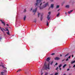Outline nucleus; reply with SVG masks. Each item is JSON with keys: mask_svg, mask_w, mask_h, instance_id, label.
<instances>
[{"mask_svg": "<svg viewBox=\"0 0 75 75\" xmlns=\"http://www.w3.org/2000/svg\"><path fill=\"white\" fill-rule=\"evenodd\" d=\"M58 75V73H56L55 74V75Z\"/></svg>", "mask_w": 75, "mask_h": 75, "instance_id": "nucleus-32", "label": "nucleus"}, {"mask_svg": "<svg viewBox=\"0 0 75 75\" xmlns=\"http://www.w3.org/2000/svg\"><path fill=\"white\" fill-rule=\"evenodd\" d=\"M48 5V2H47L45 4H44L42 6H39V8L40 10H43L44 8H45L46 7H47V6Z\"/></svg>", "mask_w": 75, "mask_h": 75, "instance_id": "nucleus-2", "label": "nucleus"}, {"mask_svg": "<svg viewBox=\"0 0 75 75\" xmlns=\"http://www.w3.org/2000/svg\"><path fill=\"white\" fill-rule=\"evenodd\" d=\"M0 21H1V22H2V21H2V20H0Z\"/></svg>", "mask_w": 75, "mask_h": 75, "instance_id": "nucleus-46", "label": "nucleus"}, {"mask_svg": "<svg viewBox=\"0 0 75 75\" xmlns=\"http://www.w3.org/2000/svg\"><path fill=\"white\" fill-rule=\"evenodd\" d=\"M75 60H74V61H72V62H71V64H74V63H75Z\"/></svg>", "mask_w": 75, "mask_h": 75, "instance_id": "nucleus-16", "label": "nucleus"}, {"mask_svg": "<svg viewBox=\"0 0 75 75\" xmlns=\"http://www.w3.org/2000/svg\"><path fill=\"white\" fill-rule=\"evenodd\" d=\"M59 68L60 70H61V68L60 67V68Z\"/></svg>", "mask_w": 75, "mask_h": 75, "instance_id": "nucleus-42", "label": "nucleus"}, {"mask_svg": "<svg viewBox=\"0 0 75 75\" xmlns=\"http://www.w3.org/2000/svg\"><path fill=\"white\" fill-rule=\"evenodd\" d=\"M6 69H7V68H6Z\"/></svg>", "mask_w": 75, "mask_h": 75, "instance_id": "nucleus-56", "label": "nucleus"}, {"mask_svg": "<svg viewBox=\"0 0 75 75\" xmlns=\"http://www.w3.org/2000/svg\"><path fill=\"white\" fill-rule=\"evenodd\" d=\"M54 4H51L50 5V8H52V9L54 8Z\"/></svg>", "mask_w": 75, "mask_h": 75, "instance_id": "nucleus-8", "label": "nucleus"}, {"mask_svg": "<svg viewBox=\"0 0 75 75\" xmlns=\"http://www.w3.org/2000/svg\"><path fill=\"white\" fill-rule=\"evenodd\" d=\"M36 3H35L34 4V6L36 7V6H38L39 5V7L41 6L42 4V3L41 2V0H36Z\"/></svg>", "mask_w": 75, "mask_h": 75, "instance_id": "nucleus-1", "label": "nucleus"}, {"mask_svg": "<svg viewBox=\"0 0 75 75\" xmlns=\"http://www.w3.org/2000/svg\"><path fill=\"white\" fill-rule=\"evenodd\" d=\"M63 75H67L65 74H64Z\"/></svg>", "mask_w": 75, "mask_h": 75, "instance_id": "nucleus-54", "label": "nucleus"}, {"mask_svg": "<svg viewBox=\"0 0 75 75\" xmlns=\"http://www.w3.org/2000/svg\"><path fill=\"white\" fill-rule=\"evenodd\" d=\"M6 30H7V31H8V32H7V34H8V35H10V33L9 32V31L8 30V29H7Z\"/></svg>", "mask_w": 75, "mask_h": 75, "instance_id": "nucleus-10", "label": "nucleus"}, {"mask_svg": "<svg viewBox=\"0 0 75 75\" xmlns=\"http://www.w3.org/2000/svg\"><path fill=\"white\" fill-rule=\"evenodd\" d=\"M34 21L35 23H36V22L37 21V19H35L34 20V21Z\"/></svg>", "mask_w": 75, "mask_h": 75, "instance_id": "nucleus-18", "label": "nucleus"}, {"mask_svg": "<svg viewBox=\"0 0 75 75\" xmlns=\"http://www.w3.org/2000/svg\"><path fill=\"white\" fill-rule=\"evenodd\" d=\"M55 60H57V61L60 59V58L58 57H56L55 58Z\"/></svg>", "mask_w": 75, "mask_h": 75, "instance_id": "nucleus-7", "label": "nucleus"}, {"mask_svg": "<svg viewBox=\"0 0 75 75\" xmlns=\"http://www.w3.org/2000/svg\"><path fill=\"white\" fill-rule=\"evenodd\" d=\"M58 69V67H57V68H56V70H57V69Z\"/></svg>", "mask_w": 75, "mask_h": 75, "instance_id": "nucleus-40", "label": "nucleus"}, {"mask_svg": "<svg viewBox=\"0 0 75 75\" xmlns=\"http://www.w3.org/2000/svg\"><path fill=\"white\" fill-rule=\"evenodd\" d=\"M67 66V64H65L63 66V68H64L66 66Z\"/></svg>", "mask_w": 75, "mask_h": 75, "instance_id": "nucleus-17", "label": "nucleus"}, {"mask_svg": "<svg viewBox=\"0 0 75 75\" xmlns=\"http://www.w3.org/2000/svg\"><path fill=\"white\" fill-rule=\"evenodd\" d=\"M2 67H3V68H5L4 67V66L3 65H2Z\"/></svg>", "mask_w": 75, "mask_h": 75, "instance_id": "nucleus-35", "label": "nucleus"}, {"mask_svg": "<svg viewBox=\"0 0 75 75\" xmlns=\"http://www.w3.org/2000/svg\"><path fill=\"white\" fill-rule=\"evenodd\" d=\"M62 6H63V3L61 4Z\"/></svg>", "mask_w": 75, "mask_h": 75, "instance_id": "nucleus-45", "label": "nucleus"}, {"mask_svg": "<svg viewBox=\"0 0 75 75\" xmlns=\"http://www.w3.org/2000/svg\"><path fill=\"white\" fill-rule=\"evenodd\" d=\"M26 18V16H24L23 18V20L24 21L25 20V19Z\"/></svg>", "mask_w": 75, "mask_h": 75, "instance_id": "nucleus-14", "label": "nucleus"}, {"mask_svg": "<svg viewBox=\"0 0 75 75\" xmlns=\"http://www.w3.org/2000/svg\"><path fill=\"white\" fill-rule=\"evenodd\" d=\"M70 58H71V56H70L69 57H67V59L66 60V61H69V59H70Z\"/></svg>", "mask_w": 75, "mask_h": 75, "instance_id": "nucleus-5", "label": "nucleus"}, {"mask_svg": "<svg viewBox=\"0 0 75 75\" xmlns=\"http://www.w3.org/2000/svg\"><path fill=\"white\" fill-rule=\"evenodd\" d=\"M73 67L74 68L75 67V65H74V66H73Z\"/></svg>", "mask_w": 75, "mask_h": 75, "instance_id": "nucleus-44", "label": "nucleus"}, {"mask_svg": "<svg viewBox=\"0 0 75 75\" xmlns=\"http://www.w3.org/2000/svg\"><path fill=\"white\" fill-rule=\"evenodd\" d=\"M65 14H66V15H67V12H65Z\"/></svg>", "mask_w": 75, "mask_h": 75, "instance_id": "nucleus-43", "label": "nucleus"}, {"mask_svg": "<svg viewBox=\"0 0 75 75\" xmlns=\"http://www.w3.org/2000/svg\"><path fill=\"white\" fill-rule=\"evenodd\" d=\"M58 65V63H56V64H55V65Z\"/></svg>", "mask_w": 75, "mask_h": 75, "instance_id": "nucleus-33", "label": "nucleus"}, {"mask_svg": "<svg viewBox=\"0 0 75 75\" xmlns=\"http://www.w3.org/2000/svg\"><path fill=\"white\" fill-rule=\"evenodd\" d=\"M51 1H53V0H51Z\"/></svg>", "mask_w": 75, "mask_h": 75, "instance_id": "nucleus-52", "label": "nucleus"}, {"mask_svg": "<svg viewBox=\"0 0 75 75\" xmlns=\"http://www.w3.org/2000/svg\"><path fill=\"white\" fill-rule=\"evenodd\" d=\"M72 11H73L72 10L70 11H69L68 12V14H71V13H72Z\"/></svg>", "mask_w": 75, "mask_h": 75, "instance_id": "nucleus-11", "label": "nucleus"}, {"mask_svg": "<svg viewBox=\"0 0 75 75\" xmlns=\"http://www.w3.org/2000/svg\"><path fill=\"white\" fill-rule=\"evenodd\" d=\"M71 56H72V57L73 58V57H74V55H72Z\"/></svg>", "mask_w": 75, "mask_h": 75, "instance_id": "nucleus-39", "label": "nucleus"}, {"mask_svg": "<svg viewBox=\"0 0 75 75\" xmlns=\"http://www.w3.org/2000/svg\"><path fill=\"white\" fill-rule=\"evenodd\" d=\"M37 9H38V7H36L35 9H33V13H36L37 11Z\"/></svg>", "mask_w": 75, "mask_h": 75, "instance_id": "nucleus-4", "label": "nucleus"}, {"mask_svg": "<svg viewBox=\"0 0 75 75\" xmlns=\"http://www.w3.org/2000/svg\"><path fill=\"white\" fill-rule=\"evenodd\" d=\"M24 12L25 13V12H26V9H24Z\"/></svg>", "mask_w": 75, "mask_h": 75, "instance_id": "nucleus-26", "label": "nucleus"}, {"mask_svg": "<svg viewBox=\"0 0 75 75\" xmlns=\"http://www.w3.org/2000/svg\"><path fill=\"white\" fill-rule=\"evenodd\" d=\"M60 10V9H59L58 10V11H59Z\"/></svg>", "mask_w": 75, "mask_h": 75, "instance_id": "nucleus-41", "label": "nucleus"}, {"mask_svg": "<svg viewBox=\"0 0 75 75\" xmlns=\"http://www.w3.org/2000/svg\"><path fill=\"white\" fill-rule=\"evenodd\" d=\"M21 71V70H19L18 71H17V72H18L19 71Z\"/></svg>", "mask_w": 75, "mask_h": 75, "instance_id": "nucleus-30", "label": "nucleus"}, {"mask_svg": "<svg viewBox=\"0 0 75 75\" xmlns=\"http://www.w3.org/2000/svg\"><path fill=\"white\" fill-rule=\"evenodd\" d=\"M52 64H53V61L51 63V65H52Z\"/></svg>", "mask_w": 75, "mask_h": 75, "instance_id": "nucleus-31", "label": "nucleus"}, {"mask_svg": "<svg viewBox=\"0 0 75 75\" xmlns=\"http://www.w3.org/2000/svg\"><path fill=\"white\" fill-rule=\"evenodd\" d=\"M50 60V57L47 58L46 59V61H48V62H49L48 64H50V62H49Z\"/></svg>", "mask_w": 75, "mask_h": 75, "instance_id": "nucleus-6", "label": "nucleus"}, {"mask_svg": "<svg viewBox=\"0 0 75 75\" xmlns=\"http://www.w3.org/2000/svg\"><path fill=\"white\" fill-rule=\"evenodd\" d=\"M66 8H69V5H66Z\"/></svg>", "mask_w": 75, "mask_h": 75, "instance_id": "nucleus-13", "label": "nucleus"}, {"mask_svg": "<svg viewBox=\"0 0 75 75\" xmlns=\"http://www.w3.org/2000/svg\"><path fill=\"white\" fill-rule=\"evenodd\" d=\"M49 24V23L48 22V21H47V26H48Z\"/></svg>", "mask_w": 75, "mask_h": 75, "instance_id": "nucleus-22", "label": "nucleus"}, {"mask_svg": "<svg viewBox=\"0 0 75 75\" xmlns=\"http://www.w3.org/2000/svg\"><path fill=\"white\" fill-rule=\"evenodd\" d=\"M48 75V73H46L44 75Z\"/></svg>", "mask_w": 75, "mask_h": 75, "instance_id": "nucleus-34", "label": "nucleus"}, {"mask_svg": "<svg viewBox=\"0 0 75 75\" xmlns=\"http://www.w3.org/2000/svg\"><path fill=\"white\" fill-rule=\"evenodd\" d=\"M6 72H7V71H6V70H5L4 71V73H6Z\"/></svg>", "mask_w": 75, "mask_h": 75, "instance_id": "nucleus-28", "label": "nucleus"}, {"mask_svg": "<svg viewBox=\"0 0 75 75\" xmlns=\"http://www.w3.org/2000/svg\"><path fill=\"white\" fill-rule=\"evenodd\" d=\"M59 5H57L56 8H59Z\"/></svg>", "mask_w": 75, "mask_h": 75, "instance_id": "nucleus-21", "label": "nucleus"}, {"mask_svg": "<svg viewBox=\"0 0 75 75\" xmlns=\"http://www.w3.org/2000/svg\"><path fill=\"white\" fill-rule=\"evenodd\" d=\"M51 12H49L48 13V16H50V14H51Z\"/></svg>", "mask_w": 75, "mask_h": 75, "instance_id": "nucleus-15", "label": "nucleus"}, {"mask_svg": "<svg viewBox=\"0 0 75 75\" xmlns=\"http://www.w3.org/2000/svg\"><path fill=\"white\" fill-rule=\"evenodd\" d=\"M41 75H43V73H42L41 74Z\"/></svg>", "mask_w": 75, "mask_h": 75, "instance_id": "nucleus-38", "label": "nucleus"}, {"mask_svg": "<svg viewBox=\"0 0 75 75\" xmlns=\"http://www.w3.org/2000/svg\"><path fill=\"white\" fill-rule=\"evenodd\" d=\"M2 31H3V30H4V31H6V30H5L4 28H2Z\"/></svg>", "mask_w": 75, "mask_h": 75, "instance_id": "nucleus-23", "label": "nucleus"}, {"mask_svg": "<svg viewBox=\"0 0 75 75\" xmlns=\"http://www.w3.org/2000/svg\"><path fill=\"white\" fill-rule=\"evenodd\" d=\"M55 54L54 53H52L51 54V55H53Z\"/></svg>", "mask_w": 75, "mask_h": 75, "instance_id": "nucleus-36", "label": "nucleus"}, {"mask_svg": "<svg viewBox=\"0 0 75 75\" xmlns=\"http://www.w3.org/2000/svg\"><path fill=\"white\" fill-rule=\"evenodd\" d=\"M6 25L7 26H8V24H7Z\"/></svg>", "mask_w": 75, "mask_h": 75, "instance_id": "nucleus-47", "label": "nucleus"}, {"mask_svg": "<svg viewBox=\"0 0 75 75\" xmlns=\"http://www.w3.org/2000/svg\"><path fill=\"white\" fill-rule=\"evenodd\" d=\"M40 20H41V21H42V18H40Z\"/></svg>", "mask_w": 75, "mask_h": 75, "instance_id": "nucleus-50", "label": "nucleus"}, {"mask_svg": "<svg viewBox=\"0 0 75 75\" xmlns=\"http://www.w3.org/2000/svg\"><path fill=\"white\" fill-rule=\"evenodd\" d=\"M62 64H60L59 66V68H61V67H62Z\"/></svg>", "mask_w": 75, "mask_h": 75, "instance_id": "nucleus-19", "label": "nucleus"}, {"mask_svg": "<svg viewBox=\"0 0 75 75\" xmlns=\"http://www.w3.org/2000/svg\"><path fill=\"white\" fill-rule=\"evenodd\" d=\"M69 69H67V71H69Z\"/></svg>", "mask_w": 75, "mask_h": 75, "instance_id": "nucleus-37", "label": "nucleus"}, {"mask_svg": "<svg viewBox=\"0 0 75 75\" xmlns=\"http://www.w3.org/2000/svg\"><path fill=\"white\" fill-rule=\"evenodd\" d=\"M1 23H2V24H3V25H5V23H4V22H3V21H2Z\"/></svg>", "mask_w": 75, "mask_h": 75, "instance_id": "nucleus-20", "label": "nucleus"}, {"mask_svg": "<svg viewBox=\"0 0 75 75\" xmlns=\"http://www.w3.org/2000/svg\"><path fill=\"white\" fill-rule=\"evenodd\" d=\"M59 16V13H58V14L57 15V17H58Z\"/></svg>", "mask_w": 75, "mask_h": 75, "instance_id": "nucleus-24", "label": "nucleus"}, {"mask_svg": "<svg viewBox=\"0 0 75 75\" xmlns=\"http://www.w3.org/2000/svg\"><path fill=\"white\" fill-rule=\"evenodd\" d=\"M45 3V1H44L43 2V3Z\"/></svg>", "mask_w": 75, "mask_h": 75, "instance_id": "nucleus-49", "label": "nucleus"}, {"mask_svg": "<svg viewBox=\"0 0 75 75\" xmlns=\"http://www.w3.org/2000/svg\"><path fill=\"white\" fill-rule=\"evenodd\" d=\"M6 28V30H7V28ZM6 31H7V30H6Z\"/></svg>", "mask_w": 75, "mask_h": 75, "instance_id": "nucleus-53", "label": "nucleus"}, {"mask_svg": "<svg viewBox=\"0 0 75 75\" xmlns=\"http://www.w3.org/2000/svg\"><path fill=\"white\" fill-rule=\"evenodd\" d=\"M40 14H41V13H38V16H40Z\"/></svg>", "mask_w": 75, "mask_h": 75, "instance_id": "nucleus-27", "label": "nucleus"}, {"mask_svg": "<svg viewBox=\"0 0 75 75\" xmlns=\"http://www.w3.org/2000/svg\"><path fill=\"white\" fill-rule=\"evenodd\" d=\"M1 37H0V40H1Z\"/></svg>", "mask_w": 75, "mask_h": 75, "instance_id": "nucleus-48", "label": "nucleus"}, {"mask_svg": "<svg viewBox=\"0 0 75 75\" xmlns=\"http://www.w3.org/2000/svg\"><path fill=\"white\" fill-rule=\"evenodd\" d=\"M25 74H26V72H25Z\"/></svg>", "mask_w": 75, "mask_h": 75, "instance_id": "nucleus-55", "label": "nucleus"}, {"mask_svg": "<svg viewBox=\"0 0 75 75\" xmlns=\"http://www.w3.org/2000/svg\"><path fill=\"white\" fill-rule=\"evenodd\" d=\"M32 10H33V8H30V11H32Z\"/></svg>", "mask_w": 75, "mask_h": 75, "instance_id": "nucleus-25", "label": "nucleus"}, {"mask_svg": "<svg viewBox=\"0 0 75 75\" xmlns=\"http://www.w3.org/2000/svg\"><path fill=\"white\" fill-rule=\"evenodd\" d=\"M1 27L0 26V29L1 30V31H3V30H2V29H1Z\"/></svg>", "mask_w": 75, "mask_h": 75, "instance_id": "nucleus-29", "label": "nucleus"}, {"mask_svg": "<svg viewBox=\"0 0 75 75\" xmlns=\"http://www.w3.org/2000/svg\"><path fill=\"white\" fill-rule=\"evenodd\" d=\"M68 55H69V53H67V54L65 55L64 57H68Z\"/></svg>", "mask_w": 75, "mask_h": 75, "instance_id": "nucleus-12", "label": "nucleus"}, {"mask_svg": "<svg viewBox=\"0 0 75 75\" xmlns=\"http://www.w3.org/2000/svg\"><path fill=\"white\" fill-rule=\"evenodd\" d=\"M47 18L48 20H49L50 19V15H47Z\"/></svg>", "mask_w": 75, "mask_h": 75, "instance_id": "nucleus-9", "label": "nucleus"}, {"mask_svg": "<svg viewBox=\"0 0 75 75\" xmlns=\"http://www.w3.org/2000/svg\"><path fill=\"white\" fill-rule=\"evenodd\" d=\"M60 56L61 57H62V54H60Z\"/></svg>", "mask_w": 75, "mask_h": 75, "instance_id": "nucleus-51", "label": "nucleus"}, {"mask_svg": "<svg viewBox=\"0 0 75 75\" xmlns=\"http://www.w3.org/2000/svg\"><path fill=\"white\" fill-rule=\"evenodd\" d=\"M47 62H46L45 64L44 68L45 69H50V63H48L47 65H46Z\"/></svg>", "mask_w": 75, "mask_h": 75, "instance_id": "nucleus-3", "label": "nucleus"}, {"mask_svg": "<svg viewBox=\"0 0 75 75\" xmlns=\"http://www.w3.org/2000/svg\"><path fill=\"white\" fill-rule=\"evenodd\" d=\"M34 14H35V13H34Z\"/></svg>", "mask_w": 75, "mask_h": 75, "instance_id": "nucleus-57", "label": "nucleus"}]
</instances>
